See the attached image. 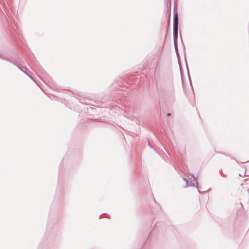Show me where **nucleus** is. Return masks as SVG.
I'll return each instance as SVG.
<instances>
[{
  "label": "nucleus",
  "instance_id": "obj_1",
  "mask_svg": "<svg viewBox=\"0 0 249 249\" xmlns=\"http://www.w3.org/2000/svg\"><path fill=\"white\" fill-rule=\"evenodd\" d=\"M178 22L173 23V39H178Z\"/></svg>",
  "mask_w": 249,
  "mask_h": 249
},
{
  "label": "nucleus",
  "instance_id": "obj_2",
  "mask_svg": "<svg viewBox=\"0 0 249 249\" xmlns=\"http://www.w3.org/2000/svg\"><path fill=\"white\" fill-rule=\"evenodd\" d=\"M177 40L178 39H173L174 46V48H175V50L176 54L177 55L178 60V63L179 64V66L180 67V56H179V53L178 47Z\"/></svg>",
  "mask_w": 249,
  "mask_h": 249
},
{
  "label": "nucleus",
  "instance_id": "obj_3",
  "mask_svg": "<svg viewBox=\"0 0 249 249\" xmlns=\"http://www.w3.org/2000/svg\"><path fill=\"white\" fill-rule=\"evenodd\" d=\"M178 22V13L174 11L173 23Z\"/></svg>",
  "mask_w": 249,
  "mask_h": 249
},
{
  "label": "nucleus",
  "instance_id": "obj_4",
  "mask_svg": "<svg viewBox=\"0 0 249 249\" xmlns=\"http://www.w3.org/2000/svg\"><path fill=\"white\" fill-rule=\"evenodd\" d=\"M192 177H193V179L190 181L189 185L194 186L195 183L198 184V182L195 177L194 176H192Z\"/></svg>",
  "mask_w": 249,
  "mask_h": 249
},
{
  "label": "nucleus",
  "instance_id": "obj_5",
  "mask_svg": "<svg viewBox=\"0 0 249 249\" xmlns=\"http://www.w3.org/2000/svg\"><path fill=\"white\" fill-rule=\"evenodd\" d=\"M183 179L186 182V186H188V184H189V181H188V180L186 178H183Z\"/></svg>",
  "mask_w": 249,
  "mask_h": 249
},
{
  "label": "nucleus",
  "instance_id": "obj_6",
  "mask_svg": "<svg viewBox=\"0 0 249 249\" xmlns=\"http://www.w3.org/2000/svg\"><path fill=\"white\" fill-rule=\"evenodd\" d=\"M196 188H197V189L198 191L200 193H201V192L199 190V189L198 187L197 186H196Z\"/></svg>",
  "mask_w": 249,
  "mask_h": 249
},
{
  "label": "nucleus",
  "instance_id": "obj_7",
  "mask_svg": "<svg viewBox=\"0 0 249 249\" xmlns=\"http://www.w3.org/2000/svg\"><path fill=\"white\" fill-rule=\"evenodd\" d=\"M170 89H171V91H172V90H173V87H172V85H171V87H170Z\"/></svg>",
  "mask_w": 249,
  "mask_h": 249
},
{
  "label": "nucleus",
  "instance_id": "obj_8",
  "mask_svg": "<svg viewBox=\"0 0 249 249\" xmlns=\"http://www.w3.org/2000/svg\"><path fill=\"white\" fill-rule=\"evenodd\" d=\"M167 116H170L171 114L170 113H167Z\"/></svg>",
  "mask_w": 249,
  "mask_h": 249
},
{
  "label": "nucleus",
  "instance_id": "obj_9",
  "mask_svg": "<svg viewBox=\"0 0 249 249\" xmlns=\"http://www.w3.org/2000/svg\"><path fill=\"white\" fill-rule=\"evenodd\" d=\"M247 191H248V193H249V189H248Z\"/></svg>",
  "mask_w": 249,
  "mask_h": 249
},
{
  "label": "nucleus",
  "instance_id": "obj_10",
  "mask_svg": "<svg viewBox=\"0 0 249 249\" xmlns=\"http://www.w3.org/2000/svg\"><path fill=\"white\" fill-rule=\"evenodd\" d=\"M24 73L27 74V73H26V72H24Z\"/></svg>",
  "mask_w": 249,
  "mask_h": 249
},
{
  "label": "nucleus",
  "instance_id": "obj_11",
  "mask_svg": "<svg viewBox=\"0 0 249 249\" xmlns=\"http://www.w3.org/2000/svg\"><path fill=\"white\" fill-rule=\"evenodd\" d=\"M24 73L27 74V73H26V72H24Z\"/></svg>",
  "mask_w": 249,
  "mask_h": 249
},
{
  "label": "nucleus",
  "instance_id": "obj_12",
  "mask_svg": "<svg viewBox=\"0 0 249 249\" xmlns=\"http://www.w3.org/2000/svg\"><path fill=\"white\" fill-rule=\"evenodd\" d=\"M24 73L27 74V73H26V72H24Z\"/></svg>",
  "mask_w": 249,
  "mask_h": 249
}]
</instances>
